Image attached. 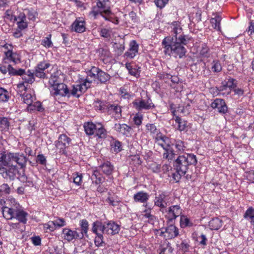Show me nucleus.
<instances>
[{"instance_id": "69168bd1", "label": "nucleus", "mask_w": 254, "mask_h": 254, "mask_svg": "<svg viewBox=\"0 0 254 254\" xmlns=\"http://www.w3.org/2000/svg\"><path fill=\"white\" fill-rule=\"evenodd\" d=\"M169 0H155L156 6L160 8L164 7L168 3Z\"/></svg>"}, {"instance_id": "864d4df0", "label": "nucleus", "mask_w": 254, "mask_h": 254, "mask_svg": "<svg viewBox=\"0 0 254 254\" xmlns=\"http://www.w3.org/2000/svg\"><path fill=\"white\" fill-rule=\"evenodd\" d=\"M112 146L114 149V151L118 153L122 150L121 142L116 140L112 144Z\"/></svg>"}, {"instance_id": "423d86ee", "label": "nucleus", "mask_w": 254, "mask_h": 254, "mask_svg": "<svg viewBox=\"0 0 254 254\" xmlns=\"http://www.w3.org/2000/svg\"><path fill=\"white\" fill-rule=\"evenodd\" d=\"M134 107L138 111L142 110H149L154 107L150 97L146 94L145 98H142L140 100H135L132 103Z\"/></svg>"}, {"instance_id": "5fc2aeb1", "label": "nucleus", "mask_w": 254, "mask_h": 254, "mask_svg": "<svg viewBox=\"0 0 254 254\" xmlns=\"http://www.w3.org/2000/svg\"><path fill=\"white\" fill-rule=\"evenodd\" d=\"M254 216V209L250 207L247 209L244 214V217L247 219L250 220L252 217Z\"/></svg>"}, {"instance_id": "39448f33", "label": "nucleus", "mask_w": 254, "mask_h": 254, "mask_svg": "<svg viewBox=\"0 0 254 254\" xmlns=\"http://www.w3.org/2000/svg\"><path fill=\"white\" fill-rule=\"evenodd\" d=\"M55 78H51L49 80V84L51 85V92L54 91L53 94L59 95L62 96L70 97V93L67 86L63 83H59Z\"/></svg>"}, {"instance_id": "c9c22d12", "label": "nucleus", "mask_w": 254, "mask_h": 254, "mask_svg": "<svg viewBox=\"0 0 254 254\" xmlns=\"http://www.w3.org/2000/svg\"><path fill=\"white\" fill-rule=\"evenodd\" d=\"M156 143L159 146H161L164 150L167 149L169 147L167 142L168 138L165 136H158L156 138Z\"/></svg>"}, {"instance_id": "6e6552de", "label": "nucleus", "mask_w": 254, "mask_h": 254, "mask_svg": "<svg viewBox=\"0 0 254 254\" xmlns=\"http://www.w3.org/2000/svg\"><path fill=\"white\" fill-rule=\"evenodd\" d=\"M7 168H3V171L1 173V176L4 179H9L10 180H14L16 174L18 172L16 165H4Z\"/></svg>"}, {"instance_id": "c756f323", "label": "nucleus", "mask_w": 254, "mask_h": 254, "mask_svg": "<svg viewBox=\"0 0 254 254\" xmlns=\"http://www.w3.org/2000/svg\"><path fill=\"white\" fill-rule=\"evenodd\" d=\"M105 223L103 224L99 221H96L92 224V231L94 234H100L98 231H101L102 233H104Z\"/></svg>"}, {"instance_id": "20e7f679", "label": "nucleus", "mask_w": 254, "mask_h": 254, "mask_svg": "<svg viewBox=\"0 0 254 254\" xmlns=\"http://www.w3.org/2000/svg\"><path fill=\"white\" fill-rule=\"evenodd\" d=\"M108 2L109 0H98L96 4L97 7H93L92 10L90 12V14L93 16L94 18H96L97 15L101 14L106 20H109L107 17L103 15V13L107 16L112 13Z\"/></svg>"}, {"instance_id": "72a5a7b5", "label": "nucleus", "mask_w": 254, "mask_h": 254, "mask_svg": "<svg viewBox=\"0 0 254 254\" xmlns=\"http://www.w3.org/2000/svg\"><path fill=\"white\" fill-rule=\"evenodd\" d=\"M20 96L23 99V101L24 103L26 104L27 106L29 104H31L35 100V97L32 95L31 93L24 92L23 94L20 93Z\"/></svg>"}, {"instance_id": "680f3d73", "label": "nucleus", "mask_w": 254, "mask_h": 254, "mask_svg": "<svg viewBox=\"0 0 254 254\" xmlns=\"http://www.w3.org/2000/svg\"><path fill=\"white\" fill-rule=\"evenodd\" d=\"M142 115L136 114L133 118L134 124L137 126H140L142 123Z\"/></svg>"}, {"instance_id": "e2e57ef3", "label": "nucleus", "mask_w": 254, "mask_h": 254, "mask_svg": "<svg viewBox=\"0 0 254 254\" xmlns=\"http://www.w3.org/2000/svg\"><path fill=\"white\" fill-rule=\"evenodd\" d=\"M18 28L20 30H23L26 29L28 26V23L26 20L25 21H18L17 22Z\"/></svg>"}, {"instance_id": "603ef678", "label": "nucleus", "mask_w": 254, "mask_h": 254, "mask_svg": "<svg viewBox=\"0 0 254 254\" xmlns=\"http://www.w3.org/2000/svg\"><path fill=\"white\" fill-rule=\"evenodd\" d=\"M10 191V189L7 184H3L0 186V195H1L2 192H5L6 194H9Z\"/></svg>"}, {"instance_id": "473e14b6", "label": "nucleus", "mask_w": 254, "mask_h": 254, "mask_svg": "<svg viewBox=\"0 0 254 254\" xmlns=\"http://www.w3.org/2000/svg\"><path fill=\"white\" fill-rule=\"evenodd\" d=\"M175 122L178 124L177 128L180 131L187 130L188 126L187 122L184 120H183L178 116L175 117Z\"/></svg>"}, {"instance_id": "0eeeda50", "label": "nucleus", "mask_w": 254, "mask_h": 254, "mask_svg": "<svg viewBox=\"0 0 254 254\" xmlns=\"http://www.w3.org/2000/svg\"><path fill=\"white\" fill-rule=\"evenodd\" d=\"M71 142V139L65 134H63L59 136L58 141L56 142V147L60 149V153L66 154L65 148L68 147Z\"/></svg>"}, {"instance_id": "e433bc0d", "label": "nucleus", "mask_w": 254, "mask_h": 254, "mask_svg": "<svg viewBox=\"0 0 254 254\" xmlns=\"http://www.w3.org/2000/svg\"><path fill=\"white\" fill-rule=\"evenodd\" d=\"M95 132L96 136L99 138H104L107 136V131L100 123L97 124Z\"/></svg>"}, {"instance_id": "9d476101", "label": "nucleus", "mask_w": 254, "mask_h": 254, "mask_svg": "<svg viewBox=\"0 0 254 254\" xmlns=\"http://www.w3.org/2000/svg\"><path fill=\"white\" fill-rule=\"evenodd\" d=\"M78 229H76L75 231H72L67 228L63 229V235L64 239L68 242L71 241L73 239H82V235L78 234V232L77 231Z\"/></svg>"}, {"instance_id": "6ab92c4d", "label": "nucleus", "mask_w": 254, "mask_h": 254, "mask_svg": "<svg viewBox=\"0 0 254 254\" xmlns=\"http://www.w3.org/2000/svg\"><path fill=\"white\" fill-rule=\"evenodd\" d=\"M0 71L3 74H6L7 72L9 75H16L21 74L23 72L21 69H16L12 67L10 64L6 66L5 64H0Z\"/></svg>"}, {"instance_id": "412c9836", "label": "nucleus", "mask_w": 254, "mask_h": 254, "mask_svg": "<svg viewBox=\"0 0 254 254\" xmlns=\"http://www.w3.org/2000/svg\"><path fill=\"white\" fill-rule=\"evenodd\" d=\"M166 233L165 238L171 239L177 237L179 235V231L177 227L173 224H171L169 226L164 228Z\"/></svg>"}, {"instance_id": "4d7b16f0", "label": "nucleus", "mask_w": 254, "mask_h": 254, "mask_svg": "<svg viewBox=\"0 0 254 254\" xmlns=\"http://www.w3.org/2000/svg\"><path fill=\"white\" fill-rule=\"evenodd\" d=\"M208 50L209 49L208 47L205 44H202L201 46L200 54L202 56L207 57Z\"/></svg>"}, {"instance_id": "774afa93", "label": "nucleus", "mask_w": 254, "mask_h": 254, "mask_svg": "<svg viewBox=\"0 0 254 254\" xmlns=\"http://www.w3.org/2000/svg\"><path fill=\"white\" fill-rule=\"evenodd\" d=\"M247 179L250 182H254V171L251 170L248 172H246Z\"/></svg>"}, {"instance_id": "f8f14e48", "label": "nucleus", "mask_w": 254, "mask_h": 254, "mask_svg": "<svg viewBox=\"0 0 254 254\" xmlns=\"http://www.w3.org/2000/svg\"><path fill=\"white\" fill-rule=\"evenodd\" d=\"M167 212V217H168V221L170 222L181 215L182 213L181 207L178 205L171 206Z\"/></svg>"}, {"instance_id": "8fccbe9b", "label": "nucleus", "mask_w": 254, "mask_h": 254, "mask_svg": "<svg viewBox=\"0 0 254 254\" xmlns=\"http://www.w3.org/2000/svg\"><path fill=\"white\" fill-rule=\"evenodd\" d=\"M178 247L179 248L180 250L183 252L186 253L189 251L190 246L187 241L184 240L180 245H178Z\"/></svg>"}, {"instance_id": "4be33fe9", "label": "nucleus", "mask_w": 254, "mask_h": 254, "mask_svg": "<svg viewBox=\"0 0 254 254\" xmlns=\"http://www.w3.org/2000/svg\"><path fill=\"white\" fill-rule=\"evenodd\" d=\"M50 64H38L37 66L35 67L34 72V76L39 78H45L46 77V72L45 71V69L48 68Z\"/></svg>"}, {"instance_id": "79ce46f5", "label": "nucleus", "mask_w": 254, "mask_h": 254, "mask_svg": "<svg viewBox=\"0 0 254 254\" xmlns=\"http://www.w3.org/2000/svg\"><path fill=\"white\" fill-rule=\"evenodd\" d=\"M9 98V93L5 89L0 88V101L6 102Z\"/></svg>"}, {"instance_id": "bb28decb", "label": "nucleus", "mask_w": 254, "mask_h": 254, "mask_svg": "<svg viewBox=\"0 0 254 254\" xmlns=\"http://www.w3.org/2000/svg\"><path fill=\"white\" fill-rule=\"evenodd\" d=\"M10 119L6 117H0V130L1 131H8L10 126Z\"/></svg>"}, {"instance_id": "4c0bfd02", "label": "nucleus", "mask_w": 254, "mask_h": 254, "mask_svg": "<svg viewBox=\"0 0 254 254\" xmlns=\"http://www.w3.org/2000/svg\"><path fill=\"white\" fill-rule=\"evenodd\" d=\"M109 106L110 104L108 103L99 101L96 102L95 107L96 110H99L102 112L105 113L109 112Z\"/></svg>"}, {"instance_id": "f03ea898", "label": "nucleus", "mask_w": 254, "mask_h": 254, "mask_svg": "<svg viewBox=\"0 0 254 254\" xmlns=\"http://www.w3.org/2000/svg\"><path fill=\"white\" fill-rule=\"evenodd\" d=\"M196 156L193 154L180 155L175 161L174 166L177 171L182 175H185L191 167L197 163Z\"/></svg>"}, {"instance_id": "a19ab883", "label": "nucleus", "mask_w": 254, "mask_h": 254, "mask_svg": "<svg viewBox=\"0 0 254 254\" xmlns=\"http://www.w3.org/2000/svg\"><path fill=\"white\" fill-rule=\"evenodd\" d=\"M159 250L160 251V254H164V253L166 251H167L169 254H171L173 251V249L169 242H165L160 246Z\"/></svg>"}, {"instance_id": "09e8293b", "label": "nucleus", "mask_w": 254, "mask_h": 254, "mask_svg": "<svg viewBox=\"0 0 254 254\" xmlns=\"http://www.w3.org/2000/svg\"><path fill=\"white\" fill-rule=\"evenodd\" d=\"M41 45L48 48L52 46L53 43L51 41V34L48 35L47 37H45L41 41Z\"/></svg>"}, {"instance_id": "9b49d317", "label": "nucleus", "mask_w": 254, "mask_h": 254, "mask_svg": "<svg viewBox=\"0 0 254 254\" xmlns=\"http://www.w3.org/2000/svg\"><path fill=\"white\" fill-rule=\"evenodd\" d=\"M99 68L95 66H92V68L87 72V77L84 81V85L88 88L90 87L91 84L93 81H95L97 79Z\"/></svg>"}, {"instance_id": "393cba45", "label": "nucleus", "mask_w": 254, "mask_h": 254, "mask_svg": "<svg viewBox=\"0 0 254 254\" xmlns=\"http://www.w3.org/2000/svg\"><path fill=\"white\" fill-rule=\"evenodd\" d=\"M15 206L9 208L7 207H3L2 213L4 218L7 220H11L14 218Z\"/></svg>"}, {"instance_id": "ddd939ff", "label": "nucleus", "mask_w": 254, "mask_h": 254, "mask_svg": "<svg viewBox=\"0 0 254 254\" xmlns=\"http://www.w3.org/2000/svg\"><path fill=\"white\" fill-rule=\"evenodd\" d=\"M221 84L222 85L218 88L219 91H223L228 88L230 90L227 92V94H229L232 89H234L236 87L237 81L235 79L229 78L223 81Z\"/></svg>"}, {"instance_id": "1a4fd4ad", "label": "nucleus", "mask_w": 254, "mask_h": 254, "mask_svg": "<svg viewBox=\"0 0 254 254\" xmlns=\"http://www.w3.org/2000/svg\"><path fill=\"white\" fill-rule=\"evenodd\" d=\"M169 196L165 192H162L156 194L154 199V204L161 209H164L168 205Z\"/></svg>"}, {"instance_id": "b1692460", "label": "nucleus", "mask_w": 254, "mask_h": 254, "mask_svg": "<svg viewBox=\"0 0 254 254\" xmlns=\"http://www.w3.org/2000/svg\"><path fill=\"white\" fill-rule=\"evenodd\" d=\"M99 168L101 169L103 173L107 175H111L114 169L113 165L108 161L104 162L99 166Z\"/></svg>"}, {"instance_id": "c85d7f7f", "label": "nucleus", "mask_w": 254, "mask_h": 254, "mask_svg": "<svg viewBox=\"0 0 254 254\" xmlns=\"http://www.w3.org/2000/svg\"><path fill=\"white\" fill-rule=\"evenodd\" d=\"M79 225L80 227V232L78 234L82 235V239L84 238V235L88 237L87 232L89 229V224L86 219H82L79 222ZM79 230V229H78Z\"/></svg>"}, {"instance_id": "a878e982", "label": "nucleus", "mask_w": 254, "mask_h": 254, "mask_svg": "<svg viewBox=\"0 0 254 254\" xmlns=\"http://www.w3.org/2000/svg\"><path fill=\"white\" fill-rule=\"evenodd\" d=\"M149 198V195L147 193L143 191H139L134 194L133 199L135 202L141 203L146 202Z\"/></svg>"}, {"instance_id": "a211bd4d", "label": "nucleus", "mask_w": 254, "mask_h": 254, "mask_svg": "<svg viewBox=\"0 0 254 254\" xmlns=\"http://www.w3.org/2000/svg\"><path fill=\"white\" fill-rule=\"evenodd\" d=\"M14 215V218H16L19 222L24 224L26 223V217L27 216L28 214L19 207V204H18L17 206H15Z\"/></svg>"}, {"instance_id": "58836bf2", "label": "nucleus", "mask_w": 254, "mask_h": 254, "mask_svg": "<svg viewBox=\"0 0 254 254\" xmlns=\"http://www.w3.org/2000/svg\"><path fill=\"white\" fill-rule=\"evenodd\" d=\"M97 78H98L101 83H105L110 79V76L108 74L99 69Z\"/></svg>"}, {"instance_id": "052dcab7", "label": "nucleus", "mask_w": 254, "mask_h": 254, "mask_svg": "<svg viewBox=\"0 0 254 254\" xmlns=\"http://www.w3.org/2000/svg\"><path fill=\"white\" fill-rule=\"evenodd\" d=\"M109 112L111 111H114L116 114H120L121 113V109L120 107L117 105H111L110 104Z\"/></svg>"}, {"instance_id": "6e6d98bb", "label": "nucleus", "mask_w": 254, "mask_h": 254, "mask_svg": "<svg viewBox=\"0 0 254 254\" xmlns=\"http://www.w3.org/2000/svg\"><path fill=\"white\" fill-rule=\"evenodd\" d=\"M111 30L106 28L101 29L100 35L102 37L106 38H109L111 37Z\"/></svg>"}, {"instance_id": "dca6fc26", "label": "nucleus", "mask_w": 254, "mask_h": 254, "mask_svg": "<svg viewBox=\"0 0 254 254\" xmlns=\"http://www.w3.org/2000/svg\"><path fill=\"white\" fill-rule=\"evenodd\" d=\"M211 107L213 109H217L219 113L225 114L228 111V108L224 100L222 99H216L211 104Z\"/></svg>"}, {"instance_id": "5701e85b", "label": "nucleus", "mask_w": 254, "mask_h": 254, "mask_svg": "<svg viewBox=\"0 0 254 254\" xmlns=\"http://www.w3.org/2000/svg\"><path fill=\"white\" fill-rule=\"evenodd\" d=\"M72 30L78 33H82L85 30L84 21L76 19L72 24Z\"/></svg>"}, {"instance_id": "bf43d9fd", "label": "nucleus", "mask_w": 254, "mask_h": 254, "mask_svg": "<svg viewBox=\"0 0 254 254\" xmlns=\"http://www.w3.org/2000/svg\"><path fill=\"white\" fill-rule=\"evenodd\" d=\"M138 45L137 44L135 41H131L129 44V50L132 52H134L135 53L138 52Z\"/></svg>"}, {"instance_id": "a18cd8bd", "label": "nucleus", "mask_w": 254, "mask_h": 254, "mask_svg": "<svg viewBox=\"0 0 254 254\" xmlns=\"http://www.w3.org/2000/svg\"><path fill=\"white\" fill-rule=\"evenodd\" d=\"M126 68L128 70L129 73L135 75L138 71L139 67H138L136 64H125Z\"/></svg>"}, {"instance_id": "f704fd0d", "label": "nucleus", "mask_w": 254, "mask_h": 254, "mask_svg": "<svg viewBox=\"0 0 254 254\" xmlns=\"http://www.w3.org/2000/svg\"><path fill=\"white\" fill-rule=\"evenodd\" d=\"M27 110L30 112L36 110L38 112H42L44 111V108L42 106L41 103L37 101L27 106Z\"/></svg>"}, {"instance_id": "13d9d810", "label": "nucleus", "mask_w": 254, "mask_h": 254, "mask_svg": "<svg viewBox=\"0 0 254 254\" xmlns=\"http://www.w3.org/2000/svg\"><path fill=\"white\" fill-rule=\"evenodd\" d=\"M144 212V217L149 219V223H153L155 219V216L151 214L149 210H146Z\"/></svg>"}, {"instance_id": "2eb2a0df", "label": "nucleus", "mask_w": 254, "mask_h": 254, "mask_svg": "<svg viewBox=\"0 0 254 254\" xmlns=\"http://www.w3.org/2000/svg\"><path fill=\"white\" fill-rule=\"evenodd\" d=\"M120 226L113 221L105 223L104 233L108 235H115L120 231Z\"/></svg>"}, {"instance_id": "de8ad7c7", "label": "nucleus", "mask_w": 254, "mask_h": 254, "mask_svg": "<svg viewBox=\"0 0 254 254\" xmlns=\"http://www.w3.org/2000/svg\"><path fill=\"white\" fill-rule=\"evenodd\" d=\"M96 235V237L95 238L94 243L95 245L97 247H100L102 246L103 244L104 243L103 241V233L101 234H95Z\"/></svg>"}, {"instance_id": "37998d69", "label": "nucleus", "mask_w": 254, "mask_h": 254, "mask_svg": "<svg viewBox=\"0 0 254 254\" xmlns=\"http://www.w3.org/2000/svg\"><path fill=\"white\" fill-rule=\"evenodd\" d=\"M165 152L163 153V158L166 159L172 160L175 158V153H174V151L172 149H170L169 148H167L165 149Z\"/></svg>"}, {"instance_id": "3c124183", "label": "nucleus", "mask_w": 254, "mask_h": 254, "mask_svg": "<svg viewBox=\"0 0 254 254\" xmlns=\"http://www.w3.org/2000/svg\"><path fill=\"white\" fill-rule=\"evenodd\" d=\"M5 18L11 21L15 22L17 21L16 16L13 15L11 11L10 10H7L6 11L5 13Z\"/></svg>"}, {"instance_id": "ea45409f", "label": "nucleus", "mask_w": 254, "mask_h": 254, "mask_svg": "<svg viewBox=\"0 0 254 254\" xmlns=\"http://www.w3.org/2000/svg\"><path fill=\"white\" fill-rule=\"evenodd\" d=\"M221 21V17L220 15H217L214 18L211 19V23L212 26L217 30L220 29V22Z\"/></svg>"}, {"instance_id": "2f4dec72", "label": "nucleus", "mask_w": 254, "mask_h": 254, "mask_svg": "<svg viewBox=\"0 0 254 254\" xmlns=\"http://www.w3.org/2000/svg\"><path fill=\"white\" fill-rule=\"evenodd\" d=\"M97 125L92 123L88 122L84 125V128L86 133L89 135H93L95 132Z\"/></svg>"}, {"instance_id": "cd10ccee", "label": "nucleus", "mask_w": 254, "mask_h": 254, "mask_svg": "<svg viewBox=\"0 0 254 254\" xmlns=\"http://www.w3.org/2000/svg\"><path fill=\"white\" fill-rule=\"evenodd\" d=\"M5 58L9 62H12L15 64L20 62L19 56L15 53L12 52V50L8 49V51L4 52Z\"/></svg>"}, {"instance_id": "aec40b11", "label": "nucleus", "mask_w": 254, "mask_h": 254, "mask_svg": "<svg viewBox=\"0 0 254 254\" xmlns=\"http://www.w3.org/2000/svg\"><path fill=\"white\" fill-rule=\"evenodd\" d=\"M23 72L21 74H16V75H20L22 76L23 82L27 84H32L35 81V78L34 76V72L28 69L26 72L24 69L20 68Z\"/></svg>"}, {"instance_id": "49530a36", "label": "nucleus", "mask_w": 254, "mask_h": 254, "mask_svg": "<svg viewBox=\"0 0 254 254\" xmlns=\"http://www.w3.org/2000/svg\"><path fill=\"white\" fill-rule=\"evenodd\" d=\"M175 148L178 152H183L185 151L186 146L184 145V142L181 140H175Z\"/></svg>"}, {"instance_id": "0e129e2a", "label": "nucleus", "mask_w": 254, "mask_h": 254, "mask_svg": "<svg viewBox=\"0 0 254 254\" xmlns=\"http://www.w3.org/2000/svg\"><path fill=\"white\" fill-rule=\"evenodd\" d=\"M114 48L116 50H118V54H121L122 53L124 49H125V46H124V43H115L114 44Z\"/></svg>"}, {"instance_id": "338daca9", "label": "nucleus", "mask_w": 254, "mask_h": 254, "mask_svg": "<svg viewBox=\"0 0 254 254\" xmlns=\"http://www.w3.org/2000/svg\"><path fill=\"white\" fill-rule=\"evenodd\" d=\"M24 83L23 82L22 83H20L17 84V92L20 95V93H22V91H26L27 87L24 85Z\"/></svg>"}, {"instance_id": "f257e3e1", "label": "nucleus", "mask_w": 254, "mask_h": 254, "mask_svg": "<svg viewBox=\"0 0 254 254\" xmlns=\"http://www.w3.org/2000/svg\"><path fill=\"white\" fill-rule=\"evenodd\" d=\"M173 32L175 35L173 37L168 36L165 37L162 42L165 55H170L174 54L175 56H179L182 58L185 56L186 50L184 45H186L190 40V38L185 35H180L177 37V34L181 33L182 28L177 22L174 24Z\"/></svg>"}, {"instance_id": "4468645a", "label": "nucleus", "mask_w": 254, "mask_h": 254, "mask_svg": "<svg viewBox=\"0 0 254 254\" xmlns=\"http://www.w3.org/2000/svg\"><path fill=\"white\" fill-rule=\"evenodd\" d=\"M114 129L120 134L129 137L131 135L132 128L131 127L126 124H115Z\"/></svg>"}, {"instance_id": "7c9ffc66", "label": "nucleus", "mask_w": 254, "mask_h": 254, "mask_svg": "<svg viewBox=\"0 0 254 254\" xmlns=\"http://www.w3.org/2000/svg\"><path fill=\"white\" fill-rule=\"evenodd\" d=\"M222 221L218 218H213L209 222V226L211 230H217L220 229L222 226Z\"/></svg>"}, {"instance_id": "7ed1b4c3", "label": "nucleus", "mask_w": 254, "mask_h": 254, "mask_svg": "<svg viewBox=\"0 0 254 254\" xmlns=\"http://www.w3.org/2000/svg\"><path fill=\"white\" fill-rule=\"evenodd\" d=\"M27 161L28 159L23 154L8 151L0 153V162L2 165H13L14 162L23 169L26 167Z\"/></svg>"}, {"instance_id": "c03bdc74", "label": "nucleus", "mask_w": 254, "mask_h": 254, "mask_svg": "<svg viewBox=\"0 0 254 254\" xmlns=\"http://www.w3.org/2000/svg\"><path fill=\"white\" fill-rule=\"evenodd\" d=\"M180 224L182 227H191L193 225L190 219L185 216H181L180 220Z\"/></svg>"}, {"instance_id": "f3484780", "label": "nucleus", "mask_w": 254, "mask_h": 254, "mask_svg": "<svg viewBox=\"0 0 254 254\" xmlns=\"http://www.w3.org/2000/svg\"><path fill=\"white\" fill-rule=\"evenodd\" d=\"M89 88L87 86L84 85V83L77 84L72 86V90L69 91L70 96L79 97L81 94L84 93L87 89Z\"/></svg>"}]
</instances>
